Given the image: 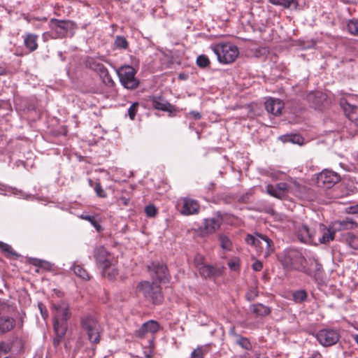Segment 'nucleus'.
I'll use <instances>...</instances> for the list:
<instances>
[{"mask_svg": "<svg viewBox=\"0 0 358 358\" xmlns=\"http://www.w3.org/2000/svg\"><path fill=\"white\" fill-rule=\"evenodd\" d=\"M71 269L78 277L86 280H89L90 279L89 273L82 266L74 264L71 267Z\"/></svg>", "mask_w": 358, "mask_h": 358, "instance_id": "obj_27", "label": "nucleus"}, {"mask_svg": "<svg viewBox=\"0 0 358 358\" xmlns=\"http://www.w3.org/2000/svg\"><path fill=\"white\" fill-rule=\"evenodd\" d=\"M255 358H266L264 355H258Z\"/></svg>", "mask_w": 358, "mask_h": 358, "instance_id": "obj_57", "label": "nucleus"}, {"mask_svg": "<svg viewBox=\"0 0 358 358\" xmlns=\"http://www.w3.org/2000/svg\"><path fill=\"white\" fill-rule=\"evenodd\" d=\"M211 48L217 55L218 62L223 64L234 63L240 54L238 48L231 42L218 43Z\"/></svg>", "mask_w": 358, "mask_h": 358, "instance_id": "obj_4", "label": "nucleus"}, {"mask_svg": "<svg viewBox=\"0 0 358 358\" xmlns=\"http://www.w3.org/2000/svg\"><path fill=\"white\" fill-rule=\"evenodd\" d=\"M80 217L83 220H87L90 222L92 225L96 229L98 232H100L102 231V227L100 225V224L96 220L95 217L94 216L87 215H81Z\"/></svg>", "mask_w": 358, "mask_h": 358, "instance_id": "obj_36", "label": "nucleus"}, {"mask_svg": "<svg viewBox=\"0 0 358 358\" xmlns=\"http://www.w3.org/2000/svg\"><path fill=\"white\" fill-rule=\"evenodd\" d=\"M0 250H1L6 258L16 259L19 257V255L10 245L2 241H0Z\"/></svg>", "mask_w": 358, "mask_h": 358, "instance_id": "obj_24", "label": "nucleus"}, {"mask_svg": "<svg viewBox=\"0 0 358 358\" xmlns=\"http://www.w3.org/2000/svg\"><path fill=\"white\" fill-rule=\"evenodd\" d=\"M315 234L316 243L318 242L320 243L327 244L332 241L335 238V235L329 225L327 227L324 224H319L318 229Z\"/></svg>", "mask_w": 358, "mask_h": 358, "instance_id": "obj_18", "label": "nucleus"}, {"mask_svg": "<svg viewBox=\"0 0 358 358\" xmlns=\"http://www.w3.org/2000/svg\"><path fill=\"white\" fill-rule=\"evenodd\" d=\"M219 241L220 242V246L223 250H224L226 251L231 250L232 243L227 236L220 235Z\"/></svg>", "mask_w": 358, "mask_h": 358, "instance_id": "obj_34", "label": "nucleus"}, {"mask_svg": "<svg viewBox=\"0 0 358 358\" xmlns=\"http://www.w3.org/2000/svg\"><path fill=\"white\" fill-rule=\"evenodd\" d=\"M189 115L192 117L194 120H200L201 118V115L199 112L197 111H191Z\"/></svg>", "mask_w": 358, "mask_h": 358, "instance_id": "obj_50", "label": "nucleus"}, {"mask_svg": "<svg viewBox=\"0 0 358 358\" xmlns=\"http://www.w3.org/2000/svg\"><path fill=\"white\" fill-rule=\"evenodd\" d=\"M55 334H56V337L54 338L53 343H54L55 345H57L60 343L63 336L59 337L57 334L55 333Z\"/></svg>", "mask_w": 358, "mask_h": 358, "instance_id": "obj_52", "label": "nucleus"}, {"mask_svg": "<svg viewBox=\"0 0 358 358\" xmlns=\"http://www.w3.org/2000/svg\"><path fill=\"white\" fill-rule=\"evenodd\" d=\"M24 44L29 49V52H34L38 48V36L34 34L27 33L23 36Z\"/></svg>", "mask_w": 358, "mask_h": 358, "instance_id": "obj_22", "label": "nucleus"}, {"mask_svg": "<svg viewBox=\"0 0 358 358\" xmlns=\"http://www.w3.org/2000/svg\"><path fill=\"white\" fill-rule=\"evenodd\" d=\"M41 312L44 318L48 316V314L46 313H45V311H43V310H41Z\"/></svg>", "mask_w": 358, "mask_h": 358, "instance_id": "obj_56", "label": "nucleus"}, {"mask_svg": "<svg viewBox=\"0 0 358 358\" xmlns=\"http://www.w3.org/2000/svg\"><path fill=\"white\" fill-rule=\"evenodd\" d=\"M245 242L249 245H254L259 252L263 250L268 252L272 243L269 238L261 234H257L256 236L248 234L245 238Z\"/></svg>", "mask_w": 358, "mask_h": 358, "instance_id": "obj_12", "label": "nucleus"}, {"mask_svg": "<svg viewBox=\"0 0 358 358\" xmlns=\"http://www.w3.org/2000/svg\"><path fill=\"white\" fill-rule=\"evenodd\" d=\"M145 213L148 217H155L157 215L158 210L154 205L150 204L145 207Z\"/></svg>", "mask_w": 358, "mask_h": 358, "instance_id": "obj_41", "label": "nucleus"}, {"mask_svg": "<svg viewBox=\"0 0 358 358\" xmlns=\"http://www.w3.org/2000/svg\"><path fill=\"white\" fill-rule=\"evenodd\" d=\"M196 63V65L201 69L209 67L210 65V61L206 55H201L198 56Z\"/></svg>", "mask_w": 358, "mask_h": 358, "instance_id": "obj_35", "label": "nucleus"}, {"mask_svg": "<svg viewBox=\"0 0 358 358\" xmlns=\"http://www.w3.org/2000/svg\"><path fill=\"white\" fill-rule=\"evenodd\" d=\"M159 330V323L155 320H149L145 322L139 329L135 331V335L140 338H143L145 336L146 334L150 333L153 335Z\"/></svg>", "mask_w": 358, "mask_h": 358, "instance_id": "obj_19", "label": "nucleus"}, {"mask_svg": "<svg viewBox=\"0 0 358 358\" xmlns=\"http://www.w3.org/2000/svg\"><path fill=\"white\" fill-rule=\"evenodd\" d=\"M137 290L154 304H159L163 300L161 287L155 283L148 281L141 282L138 284Z\"/></svg>", "mask_w": 358, "mask_h": 358, "instance_id": "obj_7", "label": "nucleus"}, {"mask_svg": "<svg viewBox=\"0 0 358 358\" xmlns=\"http://www.w3.org/2000/svg\"><path fill=\"white\" fill-rule=\"evenodd\" d=\"M73 23L70 21H63L57 19L50 20L52 34L54 38H62L68 36L69 30L73 28Z\"/></svg>", "mask_w": 358, "mask_h": 358, "instance_id": "obj_11", "label": "nucleus"}, {"mask_svg": "<svg viewBox=\"0 0 358 358\" xmlns=\"http://www.w3.org/2000/svg\"><path fill=\"white\" fill-rule=\"evenodd\" d=\"M31 263L36 266L44 268L45 269H49L50 267V265L48 262L38 259H31Z\"/></svg>", "mask_w": 358, "mask_h": 358, "instance_id": "obj_42", "label": "nucleus"}, {"mask_svg": "<svg viewBox=\"0 0 358 358\" xmlns=\"http://www.w3.org/2000/svg\"><path fill=\"white\" fill-rule=\"evenodd\" d=\"M225 271V267L222 264H215L214 265L207 264L200 268V275L205 279L217 278L222 276Z\"/></svg>", "mask_w": 358, "mask_h": 358, "instance_id": "obj_14", "label": "nucleus"}, {"mask_svg": "<svg viewBox=\"0 0 358 358\" xmlns=\"http://www.w3.org/2000/svg\"><path fill=\"white\" fill-rule=\"evenodd\" d=\"M350 222L347 221H335L329 224L334 234L336 232L348 229L349 228Z\"/></svg>", "mask_w": 358, "mask_h": 358, "instance_id": "obj_25", "label": "nucleus"}, {"mask_svg": "<svg viewBox=\"0 0 358 358\" xmlns=\"http://www.w3.org/2000/svg\"><path fill=\"white\" fill-rule=\"evenodd\" d=\"M38 306H39V308H40L41 310H42V307H41V306H42V305H41V304H39V305H38Z\"/></svg>", "mask_w": 358, "mask_h": 358, "instance_id": "obj_59", "label": "nucleus"}, {"mask_svg": "<svg viewBox=\"0 0 358 358\" xmlns=\"http://www.w3.org/2000/svg\"><path fill=\"white\" fill-rule=\"evenodd\" d=\"M315 337L317 341L324 347L335 345L340 339V334L338 330L325 328L318 331Z\"/></svg>", "mask_w": 358, "mask_h": 358, "instance_id": "obj_10", "label": "nucleus"}, {"mask_svg": "<svg viewBox=\"0 0 358 358\" xmlns=\"http://www.w3.org/2000/svg\"><path fill=\"white\" fill-rule=\"evenodd\" d=\"M357 268H358V262H357Z\"/></svg>", "mask_w": 358, "mask_h": 358, "instance_id": "obj_60", "label": "nucleus"}, {"mask_svg": "<svg viewBox=\"0 0 358 358\" xmlns=\"http://www.w3.org/2000/svg\"><path fill=\"white\" fill-rule=\"evenodd\" d=\"M322 355L320 352L318 351H314L313 352V353L310 355V357L309 358H322Z\"/></svg>", "mask_w": 358, "mask_h": 358, "instance_id": "obj_51", "label": "nucleus"}, {"mask_svg": "<svg viewBox=\"0 0 358 358\" xmlns=\"http://www.w3.org/2000/svg\"><path fill=\"white\" fill-rule=\"evenodd\" d=\"M339 180L338 176L331 171L324 170L317 176V185L319 187H329Z\"/></svg>", "mask_w": 358, "mask_h": 358, "instance_id": "obj_17", "label": "nucleus"}, {"mask_svg": "<svg viewBox=\"0 0 358 358\" xmlns=\"http://www.w3.org/2000/svg\"><path fill=\"white\" fill-rule=\"evenodd\" d=\"M151 101L153 108L157 110H161L163 111H169L172 108V106L169 103L162 102L157 97H153L151 99Z\"/></svg>", "mask_w": 358, "mask_h": 358, "instance_id": "obj_26", "label": "nucleus"}, {"mask_svg": "<svg viewBox=\"0 0 358 358\" xmlns=\"http://www.w3.org/2000/svg\"><path fill=\"white\" fill-rule=\"evenodd\" d=\"M252 311L254 313L259 316H266L271 313L270 308L262 303L253 305Z\"/></svg>", "mask_w": 358, "mask_h": 358, "instance_id": "obj_28", "label": "nucleus"}, {"mask_svg": "<svg viewBox=\"0 0 358 358\" xmlns=\"http://www.w3.org/2000/svg\"><path fill=\"white\" fill-rule=\"evenodd\" d=\"M298 185L296 182H279L275 185H268L266 192L271 196L279 199H284L289 194H296Z\"/></svg>", "mask_w": 358, "mask_h": 358, "instance_id": "obj_6", "label": "nucleus"}, {"mask_svg": "<svg viewBox=\"0 0 358 358\" xmlns=\"http://www.w3.org/2000/svg\"><path fill=\"white\" fill-rule=\"evenodd\" d=\"M209 350L208 345H200L194 349L191 353L190 358H204V356Z\"/></svg>", "mask_w": 358, "mask_h": 358, "instance_id": "obj_30", "label": "nucleus"}, {"mask_svg": "<svg viewBox=\"0 0 358 358\" xmlns=\"http://www.w3.org/2000/svg\"><path fill=\"white\" fill-rule=\"evenodd\" d=\"M81 327L87 334L89 341L92 344H98L101 340V328L97 320L91 315H86L81 319Z\"/></svg>", "mask_w": 358, "mask_h": 358, "instance_id": "obj_5", "label": "nucleus"}, {"mask_svg": "<svg viewBox=\"0 0 358 358\" xmlns=\"http://www.w3.org/2000/svg\"><path fill=\"white\" fill-rule=\"evenodd\" d=\"M342 105L347 115L349 117V118H352L351 113H353L355 110H357V107L351 106L348 103H345V104L342 103Z\"/></svg>", "mask_w": 358, "mask_h": 358, "instance_id": "obj_46", "label": "nucleus"}, {"mask_svg": "<svg viewBox=\"0 0 358 358\" xmlns=\"http://www.w3.org/2000/svg\"><path fill=\"white\" fill-rule=\"evenodd\" d=\"M154 336L149 341L148 352L149 354L146 355L147 358H152L154 350Z\"/></svg>", "mask_w": 358, "mask_h": 358, "instance_id": "obj_48", "label": "nucleus"}, {"mask_svg": "<svg viewBox=\"0 0 358 358\" xmlns=\"http://www.w3.org/2000/svg\"><path fill=\"white\" fill-rule=\"evenodd\" d=\"M268 1L276 6H280L285 8H289L292 3L297 4L295 0H268Z\"/></svg>", "mask_w": 358, "mask_h": 358, "instance_id": "obj_38", "label": "nucleus"}, {"mask_svg": "<svg viewBox=\"0 0 358 358\" xmlns=\"http://www.w3.org/2000/svg\"><path fill=\"white\" fill-rule=\"evenodd\" d=\"M280 138L283 142H292L299 145L303 143V137L299 134L282 136Z\"/></svg>", "mask_w": 358, "mask_h": 358, "instance_id": "obj_31", "label": "nucleus"}, {"mask_svg": "<svg viewBox=\"0 0 358 358\" xmlns=\"http://www.w3.org/2000/svg\"><path fill=\"white\" fill-rule=\"evenodd\" d=\"M296 234L298 239L302 243L316 244L315 232H313L306 224L296 227Z\"/></svg>", "mask_w": 358, "mask_h": 358, "instance_id": "obj_16", "label": "nucleus"}, {"mask_svg": "<svg viewBox=\"0 0 358 358\" xmlns=\"http://www.w3.org/2000/svg\"><path fill=\"white\" fill-rule=\"evenodd\" d=\"M22 348V341L18 338L0 341V358L11 352H19Z\"/></svg>", "mask_w": 358, "mask_h": 358, "instance_id": "obj_13", "label": "nucleus"}, {"mask_svg": "<svg viewBox=\"0 0 358 358\" xmlns=\"http://www.w3.org/2000/svg\"><path fill=\"white\" fill-rule=\"evenodd\" d=\"M349 245L354 249H358V237L351 236L349 240Z\"/></svg>", "mask_w": 358, "mask_h": 358, "instance_id": "obj_47", "label": "nucleus"}, {"mask_svg": "<svg viewBox=\"0 0 358 358\" xmlns=\"http://www.w3.org/2000/svg\"><path fill=\"white\" fill-rule=\"evenodd\" d=\"M252 269L255 271H259L262 269L263 265L260 261H255L252 265Z\"/></svg>", "mask_w": 358, "mask_h": 358, "instance_id": "obj_49", "label": "nucleus"}, {"mask_svg": "<svg viewBox=\"0 0 358 358\" xmlns=\"http://www.w3.org/2000/svg\"><path fill=\"white\" fill-rule=\"evenodd\" d=\"M94 189L99 197L106 198L107 194L104 189L102 188L100 182H96L94 186Z\"/></svg>", "mask_w": 358, "mask_h": 358, "instance_id": "obj_43", "label": "nucleus"}, {"mask_svg": "<svg viewBox=\"0 0 358 358\" xmlns=\"http://www.w3.org/2000/svg\"><path fill=\"white\" fill-rule=\"evenodd\" d=\"M15 325V320L13 318L1 319L0 322V331L3 333L9 331Z\"/></svg>", "mask_w": 358, "mask_h": 358, "instance_id": "obj_29", "label": "nucleus"}, {"mask_svg": "<svg viewBox=\"0 0 358 358\" xmlns=\"http://www.w3.org/2000/svg\"><path fill=\"white\" fill-rule=\"evenodd\" d=\"M220 224L221 222L219 219L208 218L205 220L204 227L208 233H213L220 228Z\"/></svg>", "mask_w": 358, "mask_h": 358, "instance_id": "obj_23", "label": "nucleus"}, {"mask_svg": "<svg viewBox=\"0 0 358 358\" xmlns=\"http://www.w3.org/2000/svg\"><path fill=\"white\" fill-rule=\"evenodd\" d=\"M283 108V102L278 99L269 98L265 102V108L267 112L274 115H280Z\"/></svg>", "mask_w": 358, "mask_h": 358, "instance_id": "obj_20", "label": "nucleus"}, {"mask_svg": "<svg viewBox=\"0 0 358 358\" xmlns=\"http://www.w3.org/2000/svg\"><path fill=\"white\" fill-rule=\"evenodd\" d=\"M346 27L350 34L358 36V20L352 19L348 20Z\"/></svg>", "mask_w": 358, "mask_h": 358, "instance_id": "obj_32", "label": "nucleus"}, {"mask_svg": "<svg viewBox=\"0 0 358 358\" xmlns=\"http://www.w3.org/2000/svg\"><path fill=\"white\" fill-rule=\"evenodd\" d=\"M138 103H134L128 109V115L131 120H134L136 113L138 111Z\"/></svg>", "mask_w": 358, "mask_h": 358, "instance_id": "obj_44", "label": "nucleus"}, {"mask_svg": "<svg viewBox=\"0 0 358 358\" xmlns=\"http://www.w3.org/2000/svg\"><path fill=\"white\" fill-rule=\"evenodd\" d=\"M98 266L101 268L102 274L108 279H113L118 275L116 268L117 259L113 254L103 247H98L94 254Z\"/></svg>", "mask_w": 358, "mask_h": 358, "instance_id": "obj_2", "label": "nucleus"}, {"mask_svg": "<svg viewBox=\"0 0 358 358\" xmlns=\"http://www.w3.org/2000/svg\"><path fill=\"white\" fill-rule=\"evenodd\" d=\"M227 265L232 271H239L241 268V259L238 257H233L229 259Z\"/></svg>", "mask_w": 358, "mask_h": 358, "instance_id": "obj_33", "label": "nucleus"}, {"mask_svg": "<svg viewBox=\"0 0 358 358\" xmlns=\"http://www.w3.org/2000/svg\"><path fill=\"white\" fill-rule=\"evenodd\" d=\"M238 343L243 348L246 350H250L252 348V345L247 338L241 337L240 339H238Z\"/></svg>", "mask_w": 358, "mask_h": 358, "instance_id": "obj_45", "label": "nucleus"}, {"mask_svg": "<svg viewBox=\"0 0 358 358\" xmlns=\"http://www.w3.org/2000/svg\"><path fill=\"white\" fill-rule=\"evenodd\" d=\"M176 209L185 216L196 215L199 213L200 204L198 201L192 198L182 197L177 202Z\"/></svg>", "mask_w": 358, "mask_h": 358, "instance_id": "obj_9", "label": "nucleus"}, {"mask_svg": "<svg viewBox=\"0 0 358 358\" xmlns=\"http://www.w3.org/2000/svg\"><path fill=\"white\" fill-rule=\"evenodd\" d=\"M115 45L117 48L126 49L128 47V42L124 36H117L115 40Z\"/></svg>", "mask_w": 358, "mask_h": 358, "instance_id": "obj_40", "label": "nucleus"}, {"mask_svg": "<svg viewBox=\"0 0 358 358\" xmlns=\"http://www.w3.org/2000/svg\"><path fill=\"white\" fill-rule=\"evenodd\" d=\"M194 264L196 267L199 273H200V268H202L203 266H206L205 264V257L201 254H196L194 257Z\"/></svg>", "mask_w": 358, "mask_h": 358, "instance_id": "obj_39", "label": "nucleus"}, {"mask_svg": "<svg viewBox=\"0 0 358 358\" xmlns=\"http://www.w3.org/2000/svg\"><path fill=\"white\" fill-rule=\"evenodd\" d=\"M87 64L90 69L100 74V76L103 78L105 83H106L108 85H113L114 82L111 77L109 76L108 69L102 63L99 62L95 59L91 58L88 59Z\"/></svg>", "mask_w": 358, "mask_h": 358, "instance_id": "obj_15", "label": "nucleus"}, {"mask_svg": "<svg viewBox=\"0 0 358 358\" xmlns=\"http://www.w3.org/2000/svg\"><path fill=\"white\" fill-rule=\"evenodd\" d=\"M150 274L155 280L164 282L167 280V267L164 264H152V268H150Z\"/></svg>", "mask_w": 358, "mask_h": 358, "instance_id": "obj_21", "label": "nucleus"}, {"mask_svg": "<svg viewBox=\"0 0 358 358\" xmlns=\"http://www.w3.org/2000/svg\"><path fill=\"white\" fill-rule=\"evenodd\" d=\"M4 74V71L3 69H0V75Z\"/></svg>", "mask_w": 358, "mask_h": 358, "instance_id": "obj_58", "label": "nucleus"}, {"mask_svg": "<svg viewBox=\"0 0 358 358\" xmlns=\"http://www.w3.org/2000/svg\"><path fill=\"white\" fill-rule=\"evenodd\" d=\"M280 258L282 264L286 268L303 270L310 276H316L322 268V265L315 259L310 260V264L314 266L315 271L311 268H306L305 266L306 259L300 251L295 249L285 250Z\"/></svg>", "mask_w": 358, "mask_h": 358, "instance_id": "obj_1", "label": "nucleus"}, {"mask_svg": "<svg viewBox=\"0 0 358 358\" xmlns=\"http://www.w3.org/2000/svg\"><path fill=\"white\" fill-rule=\"evenodd\" d=\"M53 309V327L56 334L59 337L64 336L67 329L66 321L70 318L71 313L69 305L64 301L59 303H52Z\"/></svg>", "mask_w": 358, "mask_h": 358, "instance_id": "obj_3", "label": "nucleus"}, {"mask_svg": "<svg viewBox=\"0 0 358 358\" xmlns=\"http://www.w3.org/2000/svg\"><path fill=\"white\" fill-rule=\"evenodd\" d=\"M250 356L249 355V353H245V355H243L241 358H250Z\"/></svg>", "mask_w": 358, "mask_h": 358, "instance_id": "obj_55", "label": "nucleus"}, {"mask_svg": "<svg viewBox=\"0 0 358 358\" xmlns=\"http://www.w3.org/2000/svg\"><path fill=\"white\" fill-rule=\"evenodd\" d=\"M136 71L131 66H124L120 67L117 71L121 84L127 89H136L139 84L138 80L136 78Z\"/></svg>", "mask_w": 358, "mask_h": 358, "instance_id": "obj_8", "label": "nucleus"}, {"mask_svg": "<svg viewBox=\"0 0 358 358\" xmlns=\"http://www.w3.org/2000/svg\"><path fill=\"white\" fill-rule=\"evenodd\" d=\"M54 291H55V294H56L58 297H61V296H63V293H62V292H60V291H59V290H56V289H55Z\"/></svg>", "mask_w": 358, "mask_h": 358, "instance_id": "obj_54", "label": "nucleus"}, {"mask_svg": "<svg viewBox=\"0 0 358 358\" xmlns=\"http://www.w3.org/2000/svg\"><path fill=\"white\" fill-rule=\"evenodd\" d=\"M292 296H293V300L296 303H302L306 300L308 295L305 290L301 289V290L294 292L292 294Z\"/></svg>", "mask_w": 358, "mask_h": 358, "instance_id": "obj_37", "label": "nucleus"}, {"mask_svg": "<svg viewBox=\"0 0 358 358\" xmlns=\"http://www.w3.org/2000/svg\"><path fill=\"white\" fill-rule=\"evenodd\" d=\"M320 92H316V93H311L310 94H308V101H310L312 99V98L317 94H320Z\"/></svg>", "mask_w": 358, "mask_h": 358, "instance_id": "obj_53", "label": "nucleus"}]
</instances>
